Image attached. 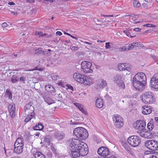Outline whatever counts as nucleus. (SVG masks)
<instances>
[{"label": "nucleus", "mask_w": 158, "mask_h": 158, "mask_svg": "<svg viewBox=\"0 0 158 158\" xmlns=\"http://www.w3.org/2000/svg\"><path fill=\"white\" fill-rule=\"evenodd\" d=\"M146 77L144 73L139 72L136 73L132 79L133 87L139 91H142L146 84Z\"/></svg>", "instance_id": "f257e3e1"}, {"label": "nucleus", "mask_w": 158, "mask_h": 158, "mask_svg": "<svg viewBox=\"0 0 158 158\" xmlns=\"http://www.w3.org/2000/svg\"><path fill=\"white\" fill-rule=\"evenodd\" d=\"M73 141L72 143L74 144V146L77 148L80 156H84L86 155L88 152V148L86 144L78 139L73 138Z\"/></svg>", "instance_id": "f03ea898"}, {"label": "nucleus", "mask_w": 158, "mask_h": 158, "mask_svg": "<svg viewBox=\"0 0 158 158\" xmlns=\"http://www.w3.org/2000/svg\"><path fill=\"white\" fill-rule=\"evenodd\" d=\"M73 135L81 139H85L88 136V133L85 128L81 127L75 128L73 132Z\"/></svg>", "instance_id": "7ed1b4c3"}, {"label": "nucleus", "mask_w": 158, "mask_h": 158, "mask_svg": "<svg viewBox=\"0 0 158 158\" xmlns=\"http://www.w3.org/2000/svg\"><path fill=\"white\" fill-rule=\"evenodd\" d=\"M73 138L68 139L67 141V143L69 145L68 148L69 149V153L71 156L73 158H77L80 156L77 148L74 146V144L72 143Z\"/></svg>", "instance_id": "20e7f679"}, {"label": "nucleus", "mask_w": 158, "mask_h": 158, "mask_svg": "<svg viewBox=\"0 0 158 158\" xmlns=\"http://www.w3.org/2000/svg\"><path fill=\"white\" fill-rule=\"evenodd\" d=\"M142 101L146 104L152 103L155 100L153 94L151 92H146L141 96Z\"/></svg>", "instance_id": "39448f33"}, {"label": "nucleus", "mask_w": 158, "mask_h": 158, "mask_svg": "<svg viewBox=\"0 0 158 158\" xmlns=\"http://www.w3.org/2000/svg\"><path fill=\"white\" fill-rule=\"evenodd\" d=\"M113 81L120 88H125L123 77L120 74H118L115 75L113 77Z\"/></svg>", "instance_id": "423d86ee"}, {"label": "nucleus", "mask_w": 158, "mask_h": 158, "mask_svg": "<svg viewBox=\"0 0 158 158\" xmlns=\"http://www.w3.org/2000/svg\"><path fill=\"white\" fill-rule=\"evenodd\" d=\"M145 146L151 150H158V142L154 140H148L145 143Z\"/></svg>", "instance_id": "0eeeda50"}, {"label": "nucleus", "mask_w": 158, "mask_h": 158, "mask_svg": "<svg viewBox=\"0 0 158 158\" xmlns=\"http://www.w3.org/2000/svg\"><path fill=\"white\" fill-rule=\"evenodd\" d=\"M127 142L131 146L136 147L138 146L140 144L141 141L138 136L133 135L128 138L127 139Z\"/></svg>", "instance_id": "6e6552de"}, {"label": "nucleus", "mask_w": 158, "mask_h": 158, "mask_svg": "<svg viewBox=\"0 0 158 158\" xmlns=\"http://www.w3.org/2000/svg\"><path fill=\"white\" fill-rule=\"evenodd\" d=\"M113 119L115 126L118 128H120L124 125L123 119L120 115L115 114L113 116Z\"/></svg>", "instance_id": "1a4fd4ad"}, {"label": "nucleus", "mask_w": 158, "mask_h": 158, "mask_svg": "<svg viewBox=\"0 0 158 158\" xmlns=\"http://www.w3.org/2000/svg\"><path fill=\"white\" fill-rule=\"evenodd\" d=\"M133 126L134 128L138 130L137 131L146 130V123L143 120H139L136 121L133 123Z\"/></svg>", "instance_id": "9d476101"}, {"label": "nucleus", "mask_w": 158, "mask_h": 158, "mask_svg": "<svg viewBox=\"0 0 158 158\" xmlns=\"http://www.w3.org/2000/svg\"><path fill=\"white\" fill-rule=\"evenodd\" d=\"M98 154L103 158L108 157V156L110 155V152L109 149L105 147H101L99 148L97 151Z\"/></svg>", "instance_id": "9b49d317"}, {"label": "nucleus", "mask_w": 158, "mask_h": 158, "mask_svg": "<svg viewBox=\"0 0 158 158\" xmlns=\"http://www.w3.org/2000/svg\"><path fill=\"white\" fill-rule=\"evenodd\" d=\"M150 86L153 88L158 89V73L155 74L151 78Z\"/></svg>", "instance_id": "f8f14e48"}, {"label": "nucleus", "mask_w": 158, "mask_h": 158, "mask_svg": "<svg viewBox=\"0 0 158 158\" xmlns=\"http://www.w3.org/2000/svg\"><path fill=\"white\" fill-rule=\"evenodd\" d=\"M41 95L44 98L45 102L48 105H51L53 103V100L49 96L48 94L45 92H43L41 94Z\"/></svg>", "instance_id": "ddd939ff"}, {"label": "nucleus", "mask_w": 158, "mask_h": 158, "mask_svg": "<svg viewBox=\"0 0 158 158\" xmlns=\"http://www.w3.org/2000/svg\"><path fill=\"white\" fill-rule=\"evenodd\" d=\"M73 77L75 81L80 83H82L84 79V75L76 73L73 74Z\"/></svg>", "instance_id": "4468645a"}, {"label": "nucleus", "mask_w": 158, "mask_h": 158, "mask_svg": "<svg viewBox=\"0 0 158 158\" xmlns=\"http://www.w3.org/2000/svg\"><path fill=\"white\" fill-rule=\"evenodd\" d=\"M8 110L11 117H14L16 114L15 104L13 103L10 104L8 106Z\"/></svg>", "instance_id": "2eb2a0df"}, {"label": "nucleus", "mask_w": 158, "mask_h": 158, "mask_svg": "<svg viewBox=\"0 0 158 158\" xmlns=\"http://www.w3.org/2000/svg\"><path fill=\"white\" fill-rule=\"evenodd\" d=\"M143 108L142 113L144 114H148L152 112V109L151 107L149 106H142Z\"/></svg>", "instance_id": "dca6fc26"}, {"label": "nucleus", "mask_w": 158, "mask_h": 158, "mask_svg": "<svg viewBox=\"0 0 158 158\" xmlns=\"http://www.w3.org/2000/svg\"><path fill=\"white\" fill-rule=\"evenodd\" d=\"M14 146V152L17 154H21L23 152V146L16 145Z\"/></svg>", "instance_id": "f3484780"}, {"label": "nucleus", "mask_w": 158, "mask_h": 158, "mask_svg": "<svg viewBox=\"0 0 158 158\" xmlns=\"http://www.w3.org/2000/svg\"><path fill=\"white\" fill-rule=\"evenodd\" d=\"M84 78L82 83L84 85H88L92 83V80L90 77L84 75Z\"/></svg>", "instance_id": "a211bd4d"}, {"label": "nucleus", "mask_w": 158, "mask_h": 158, "mask_svg": "<svg viewBox=\"0 0 158 158\" xmlns=\"http://www.w3.org/2000/svg\"><path fill=\"white\" fill-rule=\"evenodd\" d=\"M45 88L46 91L52 94H54L55 92L54 88L52 85H45Z\"/></svg>", "instance_id": "6ab92c4d"}, {"label": "nucleus", "mask_w": 158, "mask_h": 158, "mask_svg": "<svg viewBox=\"0 0 158 158\" xmlns=\"http://www.w3.org/2000/svg\"><path fill=\"white\" fill-rule=\"evenodd\" d=\"M92 65L91 62L86 61H83L81 63V68L91 67Z\"/></svg>", "instance_id": "aec40b11"}, {"label": "nucleus", "mask_w": 158, "mask_h": 158, "mask_svg": "<svg viewBox=\"0 0 158 158\" xmlns=\"http://www.w3.org/2000/svg\"><path fill=\"white\" fill-rule=\"evenodd\" d=\"M52 137L50 135H47L44 137V142L46 145H49L50 144L51 140L52 139Z\"/></svg>", "instance_id": "412c9836"}, {"label": "nucleus", "mask_w": 158, "mask_h": 158, "mask_svg": "<svg viewBox=\"0 0 158 158\" xmlns=\"http://www.w3.org/2000/svg\"><path fill=\"white\" fill-rule=\"evenodd\" d=\"M34 156L36 158H45V156L40 152L36 151L33 153Z\"/></svg>", "instance_id": "4be33fe9"}, {"label": "nucleus", "mask_w": 158, "mask_h": 158, "mask_svg": "<svg viewBox=\"0 0 158 158\" xmlns=\"http://www.w3.org/2000/svg\"><path fill=\"white\" fill-rule=\"evenodd\" d=\"M96 106L98 108L102 107L103 105V103L102 102V99L100 98H98L96 101Z\"/></svg>", "instance_id": "5701e85b"}, {"label": "nucleus", "mask_w": 158, "mask_h": 158, "mask_svg": "<svg viewBox=\"0 0 158 158\" xmlns=\"http://www.w3.org/2000/svg\"><path fill=\"white\" fill-rule=\"evenodd\" d=\"M23 146L24 143L23 142V140L21 138H18L15 141L14 144L15 146H16V145Z\"/></svg>", "instance_id": "b1692460"}, {"label": "nucleus", "mask_w": 158, "mask_h": 158, "mask_svg": "<svg viewBox=\"0 0 158 158\" xmlns=\"http://www.w3.org/2000/svg\"><path fill=\"white\" fill-rule=\"evenodd\" d=\"M147 127L149 131L152 130L154 128V125L153 124V119H151L150 122L148 123Z\"/></svg>", "instance_id": "393cba45"}, {"label": "nucleus", "mask_w": 158, "mask_h": 158, "mask_svg": "<svg viewBox=\"0 0 158 158\" xmlns=\"http://www.w3.org/2000/svg\"><path fill=\"white\" fill-rule=\"evenodd\" d=\"M5 95L9 99L11 100L12 98V94L10 90L7 89L6 91Z\"/></svg>", "instance_id": "a878e982"}, {"label": "nucleus", "mask_w": 158, "mask_h": 158, "mask_svg": "<svg viewBox=\"0 0 158 158\" xmlns=\"http://www.w3.org/2000/svg\"><path fill=\"white\" fill-rule=\"evenodd\" d=\"M44 127L41 123H38V125H36L33 127V129L35 130H41L44 128Z\"/></svg>", "instance_id": "bb28decb"}, {"label": "nucleus", "mask_w": 158, "mask_h": 158, "mask_svg": "<svg viewBox=\"0 0 158 158\" xmlns=\"http://www.w3.org/2000/svg\"><path fill=\"white\" fill-rule=\"evenodd\" d=\"M32 103L30 102L27 104H26L24 107V110L27 109H31V110H34V107L32 106Z\"/></svg>", "instance_id": "cd10ccee"}, {"label": "nucleus", "mask_w": 158, "mask_h": 158, "mask_svg": "<svg viewBox=\"0 0 158 158\" xmlns=\"http://www.w3.org/2000/svg\"><path fill=\"white\" fill-rule=\"evenodd\" d=\"M107 83L106 81L104 80H102L101 82L99 84H98L97 88H103L106 86Z\"/></svg>", "instance_id": "c85d7f7f"}, {"label": "nucleus", "mask_w": 158, "mask_h": 158, "mask_svg": "<svg viewBox=\"0 0 158 158\" xmlns=\"http://www.w3.org/2000/svg\"><path fill=\"white\" fill-rule=\"evenodd\" d=\"M91 67L87 68H81V71L85 73H90L93 72V70L90 69Z\"/></svg>", "instance_id": "c756f323"}, {"label": "nucleus", "mask_w": 158, "mask_h": 158, "mask_svg": "<svg viewBox=\"0 0 158 158\" xmlns=\"http://www.w3.org/2000/svg\"><path fill=\"white\" fill-rule=\"evenodd\" d=\"M56 138L58 140L62 139L65 136L64 134L61 132L60 133H57L56 134Z\"/></svg>", "instance_id": "7c9ffc66"}, {"label": "nucleus", "mask_w": 158, "mask_h": 158, "mask_svg": "<svg viewBox=\"0 0 158 158\" xmlns=\"http://www.w3.org/2000/svg\"><path fill=\"white\" fill-rule=\"evenodd\" d=\"M126 64V63H122L118 64V70L120 71H125Z\"/></svg>", "instance_id": "2f4dec72"}, {"label": "nucleus", "mask_w": 158, "mask_h": 158, "mask_svg": "<svg viewBox=\"0 0 158 158\" xmlns=\"http://www.w3.org/2000/svg\"><path fill=\"white\" fill-rule=\"evenodd\" d=\"M31 118L35 119V115H29V114H28L27 117L24 120V122H27Z\"/></svg>", "instance_id": "473e14b6"}, {"label": "nucleus", "mask_w": 158, "mask_h": 158, "mask_svg": "<svg viewBox=\"0 0 158 158\" xmlns=\"http://www.w3.org/2000/svg\"><path fill=\"white\" fill-rule=\"evenodd\" d=\"M25 114H29V115H35V114L34 113V110H31V109H27L26 110H24Z\"/></svg>", "instance_id": "72a5a7b5"}, {"label": "nucleus", "mask_w": 158, "mask_h": 158, "mask_svg": "<svg viewBox=\"0 0 158 158\" xmlns=\"http://www.w3.org/2000/svg\"><path fill=\"white\" fill-rule=\"evenodd\" d=\"M133 44L135 47H144L143 45L140 42L133 43Z\"/></svg>", "instance_id": "f704fd0d"}, {"label": "nucleus", "mask_w": 158, "mask_h": 158, "mask_svg": "<svg viewBox=\"0 0 158 158\" xmlns=\"http://www.w3.org/2000/svg\"><path fill=\"white\" fill-rule=\"evenodd\" d=\"M35 54L36 55L41 54L44 52V51L42 50V48H39L36 49L35 50Z\"/></svg>", "instance_id": "c9c22d12"}, {"label": "nucleus", "mask_w": 158, "mask_h": 158, "mask_svg": "<svg viewBox=\"0 0 158 158\" xmlns=\"http://www.w3.org/2000/svg\"><path fill=\"white\" fill-rule=\"evenodd\" d=\"M146 130L140 131H137V133L139 134L141 136L146 138V136H145V135H146L145 134V133H144V131Z\"/></svg>", "instance_id": "e433bc0d"}, {"label": "nucleus", "mask_w": 158, "mask_h": 158, "mask_svg": "<svg viewBox=\"0 0 158 158\" xmlns=\"http://www.w3.org/2000/svg\"><path fill=\"white\" fill-rule=\"evenodd\" d=\"M123 145L126 150L127 151H130L131 148L127 143H123Z\"/></svg>", "instance_id": "4c0bfd02"}, {"label": "nucleus", "mask_w": 158, "mask_h": 158, "mask_svg": "<svg viewBox=\"0 0 158 158\" xmlns=\"http://www.w3.org/2000/svg\"><path fill=\"white\" fill-rule=\"evenodd\" d=\"M18 80V77L17 76H12L11 81L12 83H15Z\"/></svg>", "instance_id": "58836bf2"}, {"label": "nucleus", "mask_w": 158, "mask_h": 158, "mask_svg": "<svg viewBox=\"0 0 158 158\" xmlns=\"http://www.w3.org/2000/svg\"><path fill=\"white\" fill-rule=\"evenodd\" d=\"M133 4L134 6L137 8L139 7L140 5V3L137 1H134Z\"/></svg>", "instance_id": "ea45409f"}, {"label": "nucleus", "mask_w": 158, "mask_h": 158, "mask_svg": "<svg viewBox=\"0 0 158 158\" xmlns=\"http://www.w3.org/2000/svg\"><path fill=\"white\" fill-rule=\"evenodd\" d=\"M73 104L76 106L80 110L81 108H83V106L79 103L76 102L73 103Z\"/></svg>", "instance_id": "a19ab883"}, {"label": "nucleus", "mask_w": 158, "mask_h": 158, "mask_svg": "<svg viewBox=\"0 0 158 158\" xmlns=\"http://www.w3.org/2000/svg\"><path fill=\"white\" fill-rule=\"evenodd\" d=\"M155 150L146 151L145 152V154L146 155H148L149 154H153L156 152Z\"/></svg>", "instance_id": "79ce46f5"}, {"label": "nucleus", "mask_w": 158, "mask_h": 158, "mask_svg": "<svg viewBox=\"0 0 158 158\" xmlns=\"http://www.w3.org/2000/svg\"><path fill=\"white\" fill-rule=\"evenodd\" d=\"M134 45L133 44V43L129 45L127 48L128 50H132L134 48Z\"/></svg>", "instance_id": "37998d69"}, {"label": "nucleus", "mask_w": 158, "mask_h": 158, "mask_svg": "<svg viewBox=\"0 0 158 158\" xmlns=\"http://www.w3.org/2000/svg\"><path fill=\"white\" fill-rule=\"evenodd\" d=\"M26 80V78L25 77H22L20 78V81H22L23 83H25V81Z\"/></svg>", "instance_id": "c03bdc74"}, {"label": "nucleus", "mask_w": 158, "mask_h": 158, "mask_svg": "<svg viewBox=\"0 0 158 158\" xmlns=\"http://www.w3.org/2000/svg\"><path fill=\"white\" fill-rule=\"evenodd\" d=\"M143 26L148 27H156L155 25H153L151 24H147L144 25Z\"/></svg>", "instance_id": "a18cd8bd"}, {"label": "nucleus", "mask_w": 158, "mask_h": 158, "mask_svg": "<svg viewBox=\"0 0 158 158\" xmlns=\"http://www.w3.org/2000/svg\"><path fill=\"white\" fill-rule=\"evenodd\" d=\"M127 70L128 71H130L131 70V68L130 67L129 65H126L125 69V70Z\"/></svg>", "instance_id": "49530a36"}, {"label": "nucleus", "mask_w": 158, "mask_h": 158, "mask_svg": "<svg viewBox=\"0 0 158 158\" xmlns=\"http://www.w3.org/2000/svg\"><path fill=\"white\" fill-rule=\"evenodd\" d=\"M126 35L128 36H130L131 38H133L136 36V35L135 34H133V35H131L130 33L128 31V32L126 34Z\"/></svg>", "instance_id": "de8ad7c7"}, {"label": "nucleus", "mask_w": 158, "mask_h": 158, "mask_svg": "<svg viewBox=\"0 0 158 158\" xmlns=\"http://www.w3.org/2000/svg\"><path fill=\"white\" fill-rule=\"evenodd\" d=\"M120 50L122 51H128L127 48L126 47H121L120 48Z\"/></svg>", "instance_id": "09e8293b"}, {"label": "nucleus", "mask_w": 158, "mask_h": 158, "mask_svg": "<svg viewBox=\"0 0 158 158\" xmlns=\"http://www.w3.org/2000/svg\"><path fill=\"white\" fill-rule=\"evenodd\" d=\"M70 48L72 51H76L78 49V47L77 46H73L71 48L70 47Z\"/></svg>", "instance_id": "8fccbe9b"}, {"label": "nucleus", "mask_w": 158, "mask_h": 158, "mask_svg": "<svg viewBox=\"0 0 158 158\" xmlns=\"http://www.w3.org/2000/svg\"><path fill=\"white\" fill-rule=\"evenodd\" d=\"M158 134L157 132H155L153 131H152L151 132H150V135H151L152 136H154L157 135V134Z\"/></svg>", "instance_id": "3c124183"}, {"label": "nucleus", "mask_w": 158, "mask_h": 158, "mask_svg": "<svg viewBox=\"0 0 158 158\" xmlns=\"http://www.w3.org/2000/svg\"><path fill=\"white\" fill-rule=\"evenodd\" d=\"M82 113H83L84 114L86 115L87 114V112L84 110V109L82 108L81 109V110H80Z\"/></svg>", "instance_id": "603ef678"}, {"label": "nucleus", "mask_w": 158, "mask_h": 158, "mask_svg": "<svg viewBox=\"0 0 158 158\" xmlns=\"http://www.w3.org/2000/svg\"><path fill=\"white\" fill-rule=\"evenodd\" d=\"M35 34L37 35H39L40 36L42 35L43 34V32L41 31L36 32L35 33Z\"/></svg>", "instance_id": "864d4df0"}, {"label": "nucleus", "mask_w": 158, "mask_h": 158, "mask_svg": "<svg viewBox=\"0 0 158 158\" xmlns=\"http://www.w3.org/2000/svg\"><path fill=\"white\" fill-rule=\"evenodd\" d=\"M105 47L106 49L110 48V43L107 42L106 43Z\"/></svg>", "instance_id": "5fc2aeb1"}, {"label": "nucleus", "mask_w": 158, "mask_h": 158, "mask_svg": "<svg viewBox=\"0 0 158 158\" xmlns=\"http://www.w3.org/2000/svg\"><path fill=\"white\" fill-rule=\"evenodd\" d=\"M58 77L57 75L56 76H53L52 77V79L54 80H56L58 79Z\"/></svg>", "instance_id": "6e6d98bb"}, {"label": "nucleus", "mask_w": 158, "mask_h": 158, "mask_svg": "<svg viewBox=\"0 0 158 158\" xmlns=\"http://www.w3.org/2000/svg\"><path fill=\"white\" fill-rule=\"evenodd\" d=\"M8 24L6 23H3L2 25V26L3 27H7Z\"/></svg>", "instance_id": "4d7b16f0"}, {"label": "nucleus", "mask_w": 158, "mask_h": 158, "mask_svg": "<svg viewBox=\"0 0 158 158\" xmlns=\"http://www.w3.org/2000/svg\"><path fill=\"white\" fill-rule=\"evenodd\" d=\"M56 35H62V33L60 31H58L56 32Z\"/></svg>", "instance_id": "13d9d810"}, {"label": "nucleus", "mask_w": 158, "mask_h": 158, "mask_svg": "<svg viewBox=\"0 0 158 158\" xmlns=\"http://www.w3.org/2000/svg\"><path fill=\"white\" fill-rule=\"evenodd\" d=\"M140 30V29L139 28H136L134 29V31L138 32Z\"/></svg>", "instance_id": "bf43d9fd"}, {"label": "nucleus", "mask_w": 158, "mask_h": 158, "mask_svg": "<svg viewBox=\"0 0 158 158\" xmlns=\"http://www.w3.org/2000/svg\"><path fill=\"white\" fill-rule=\"evenodd\" d=\"M68 88L69 89H71V90L72 91L73 90V88L72 86L70 85H69L68 86Z\"/></svg>", "instance_id": "052dcab7"}, {"label": "nucleus", "mask_w": 158, "mask_h": 158, "mask_svg": "<svg viewBox=\"0 0 158 158\" xmlns=\"http://www.w3.org/2000/svg\"><path fill=\"white\" fill-rule=\"evenodd\" d=\"M149 158H157V157L156 156L154 155H152L150 156Z\"/></svg>", "instance_id": "680f3d73"}, {"label": "nucleus", "mask_w": 158, "mask_h": 158, "mask_svg": "<svg viewBox=\"0 0 158 158\" xmlns=\"http://www.w3.org/2000/svg\"><path fill=\"white\" fill-rule=\"evenodd\" d=\"M58 97L60 98V100H61L62 99V97L61 94H59Z\"/></svg>", "instance_id": "e2e57ef3"}, {"label": "nucleus", "mask_w": 158, "mask_h": 158, "mask_svg": "<svg viewBox=\"0 0 158 158\" xmlns=\"http://www.w3.org/2000/svg\"><path fill=\"white\" fill-rule=\"evenodd\" d=\"M27 2L32 3L35 2L34 0H27Z\"/></svg>", "instance_id": "0e129e2a"}, {"label": "nucleus", "mask_w": 158, "mask_h": 158, "mask_svg": "<svg viewBox=\"0 0 158 158\" xmlns=\"http://www.w3.org/2000/svg\"><path fill=\"white\" fill-rule=\"evenodd\" d=\"M51 149H52V151L54 152H56V149H55L54 147H52L51 148Z\"/></svg>", "instance_id": "69168bd1"}, {"label": "nucleus", "mask_w": 158, "mask_h": 158, "mask_svg": "<svg viewBox=\"0 0 158 158\" xmlns=\"http://www.w3.org/2000/svg\"><path fill=\"white\" fill-rule=\"evenodd\" d=\"M144 133H145V134L146 135H147L148 134H150V131H144Z\"/></svg>", "instance_id": "338daca9"}, {"label": "nucleus", "mask_w": 158, "mask_h": 158, "mask_svg": "<svg viewBox=\"0 0 158 158\" xmlns=\"http://www.w3.org/2000/svg\"><path fill=\"white\" fill-rule=\"evenodd\" d=\"M155 120L156 122L158 123V117H155Z\"/></svg>", "instance_id": "774afa93"}]
</instances>
